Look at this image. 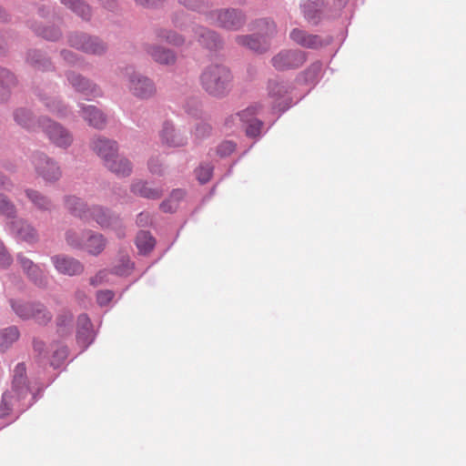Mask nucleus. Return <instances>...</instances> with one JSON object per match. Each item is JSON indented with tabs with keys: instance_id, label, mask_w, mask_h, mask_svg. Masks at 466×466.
<instances>
[{
	"instance_id": "obj_1",
	"label": "nucleus",
	"mask_w": 466,
	"mask_h": 466,
	"mask_svg": "<svg viewBox=\"0 0 466 466\" xmlns=\"http://www.w3.org/2000/svg\"><path fill=\"white\" fill-rule=\"evenodd\" d=\"M92 150L100 157L105 166L117 176H128L132 166L128 159L117 155V145L115 141L103 137H94L90 143Z\"/></svg>"
},
{
	"instance_id": "obj_2",
	"label": "nucleus",
	"mask_w": 466,
	"mask_h": 466,
	"mask_svg": "<svg viewBox=\"0 0 466 466\" xmlns=\"http://www.w3.org/2000/svg\"><path fill=\"white\" fill-rule=\"evenodd\" d=\"M68 211L84 221H96L102 228H109L118 224V218L101 206L87 207L80 198L71 196L66 199Z\"/></svg>"
},
{
	"instance_id": "obj_3",
	"label": "nucleus",
	"mask_w": 466,
	"mask_h": 466,
	"mask_svg": "<svg viewBox=\"0 0 466 466\" xmlns=\"http://www.w3.org/2000/svg\"><path fill=\"white\" fill-rule=\"evenodd\" d=\"M202 87L211 96L226 95L232 86V75L222 65H211L205 68L200 76Z\"/></svg>"
},
{
	"instance_id": "obj_4",
	"label": "nucleus",
	"mask_w": 466,
	"mask_h": 466,
	"mask_svg": "<svg viewBox=\"0 0 466 466\" xmlns=\"http://www.w3.org/2000/svg\"><path fill=\"white\" fill-rule=\"evenodd\" d=\"M200 32H196L195 26H189L184 29L183 35H178L176 32L161 30L159 32V37L165 39L171 45L181 46L184 44L186 38L188 42H191V37L194 35H198V41L208 48H214L218 46V37L214 32L199 27Z\"/></svg>"
},
{
	"instance_id": "obj_5",
	"label": "nucleus",
	"mask_w": 466,
	"mask_h": 466,
	"mask_svg": "<svg viewBox=\"0 0 466 466\" xmlns=\"http://www.w3.org/2000/svg\"><path fill=\"white\" fill-rule=\"evenodd\" d=\"M11 307L19 318L23 319H34L40 325H46L52 319V314L40 303L11 300Z\"/></svg>"
},
{
	"instance_id": "obj_6",
	"label": "nucleus",
	"mask_w": 466,
	"mask_h": 466,
	"mask_svg": "<svg viewBox=\"0 0 466 466\" xmlns=\"http://www.w3.org/2000/svg\"><path fill=\"white\" fill-rule=\"evenodd\" d=\"M39 125L49 140L56 147H67L72 144V134L60 124L53 122L48 118H43L40 120Z\"/></svg>"
},
{
	"instance_id": "obj_7",
	"label": "nucleus",
	"mask_w": 466,
	"mask_h": 466,
	"mask_svg": "<svg viewBox=\"0 0 466 466\" xmlns=\"http://www.w3.org/2000/svg\"><path fill=\"white\" fill-rule=\"evenodd\" d=\"M267 26L265 35L259 36L241 35L237 37V42L244 46L248 47L256 52H265L269 47L268 37L276 33V25L273 22H264Z\"/></svg>"
},
{
	"instance_id": "obj_8",
	"label": "nucleus",
	"mask_w": 466,
	"mask_h": 466,
	"mask_svg": "<svg viewBox=\"0 0 466 466\" xmlns=\"http://www.w3.org/2000/svg\"><path fill=\"white\" fill-rule=\"evenodd\" d=\"M209 19L216 25L237 30L244 24V16L236 10H219L210 13Z\"/></svg>"
},
{
	"instance_id": "obj_9",
	"label": "nucleus",
	"mask_w": 466,
	"mask_h": 466,
	"mask_svg": "<svg viewBox=\"0 0 466 466\" xmlns=\"http://www.w3.org/2000/svg\"><path fill=\"white\" fill-rule=\"evenodd\" d=\"M69 43L71 46L88 54L101 55L106 51V46L102 41L86 34L71 35Z\"/></svg>"
},
{
	"instance_id": "obj_10",
	"label": "nucleus",
	"mask_w": 466,
	"mask_h": 466,
	"mask_svg": "<svg viewBox=\"0 0 466 466\" xmlns=\"http://www.w3.org/2000/svg\"><path fill=\"white\" fill-rule=\"evenodd\" d=\"M128 88L135 96L141 99L149 98L156 93L154 83L147 76L136 72L129 76Z\"/></svg>"
},
{
	"instance_id": "obj_11",
	"label": "nucleus",
	"mask_w": 466,
	"mask_h": 466,
	"mask_svg": "<svg viewBox=\"0 0 466 466\" xmlns=\"http://www.w3.org/2000/svg\"><path fill=\"white\" fill-rule=\"evenodd\" d=\"M305 62V56L299 50H285L272 58V65L278 70L299 67Z\"/></svg>"
},
{
	"instance_id": "obj_12",
	"label": "nucleus",
	"mask_w": 466,
	"mask_h": 466,
	"mask_svg": "<svg viewBox=\"0 0 466 466\" xmlns=\"http://www.w3.org/2000/svg\"><path fill=\"white\" fill-rule=\"evenodd\" d=\"M33 163L38 175L47 181L57 180L61 176L60 167L46 155H35Z\"/></svg>"
},
{
	"instance_id": "obj_13",
	"label": "nucleus",
	"mask_w": 466,
	"mask_h": 466,
	"mask_svg": "<svg viewBox=\"0 0 466 466\" xmlns=\"http://www.w3.org/2000/svg\"><path fill=\"white\" fill-rule=\"evenodd\" d=\"M9 228L11 233L22 241L32 244L38 240L36 229L24 219L19 218L11 221Z\"/></svg>"
},
{
	"instance_id": "obj_14",
	"label": "nucleus",
	"mask_w": 466,
	"mask_h": 466,
	"mask_svg": "<svg viewBox=\"0 0 466 466\" xmlns=\"http://www.w3.org/2000/svg\"><path fill=\"white\" fill-rule=\"evenodd\" d=\"M159 137L163 145L170 147H179L187 144V137L181 133L180 130L169 123L165 122L162 129L159 132Z\"/></svg>"
},
{
	"instance_id": "obj_15",
	"label": "nucleus",
	"mask_w": 466,
	"mask_h": 466,
	"mask_svg": "<svg viewBox=\"0 0 466 466\" xmlns=\"http://www.w3.org/2000/svg\"><path fill=\"white\" fill-rule=\"evenodd\" d=\"M289 36L296 44L306 48H319L326 44L320 36L308 34L306 31L299 28L293 29Z\"/></svg>"
},
{
	"instance_id": "obj_16",
	"label": "nucleus",
	"mask_w": 466,
	"mask_h": 466,
	"mask_svg": "<svg viewBox=\"0 0 466 466\" xmlns=\"http://www.w3.org/2000/svg\"><path fill=\"white\" fill-rule=\"evenodd\" d=\"M52 261L57 271L62 274L73 276L80 274L83 271L82 264L73 258L58 255L53 257Z\"/></svg>"
},
{
	"instance_id": "obj_17",
	"label": "nucleus",
	"mask_w": 466,
	"mask_h": 466,
	"mask_svg": "<svg viewBox=\"0 0 466 466\" xmlns=\"http://www.w3.org/2000/svg\"><path fill=\"white\" fill-rule=\"evenodd\" d=\"M68 82L78 92L84 93L86 96H96L100 95V90L96 86L92 85L87 79L82 77L75 72H68L66 75Z\"/></svg>"
},
{
	"instance_id": "obj_18",
	"label": "nucleus",
	"mask_w": 466,
	"mask_h": 466,
	"mask_svg": "<svg viewBox=\"0 0 466 466\" xmlns=\"http://www.w3.org/2000/svg\"><path fill=\"white\" fill-rule=\"evenodd\" d=\"M258 105H252L240 113L228 117L225 121V125L228 127H242L244 124L250 122V119H256L255 115L258 113Z\"/></svg>"
},
{
	"instance_id": "obj_19",
	"label": "nucleus",
	"mask_w": 466,
	"mask_h": 466,
	"mask_svg": "<svg viewBox=\"0 0 466 466\" xmlns=\"http://www.w3.org/2000/svg\"><path fill=\"white\" fill-rule=\"evenodd\" d=\"M82 116L89 126L96 128H103L106 125V116L94 106L81 107Z\"/></svg>"
},
{
	"instance_id": "obj_20",
	"label": "nucleus",
	"mask_w": 466,
	"mask_h": 466,
	"mask_svg": "<svg viewBox=\"0 0 466 466\" xmlns=\"http://www.w3.org/2000/svg\"><path fill=\"white\" fill-rule=\"evenodd\" d=\"M25 372L26 369L23 363L17 364L14 370L13 390L18 397H24L29 390Z\"/></svg>"
},
{
	"instance_id": "obj_21",
	"label": "nucleus",
	"mask_w": 466,
	"mask_h": 466,
	"mask_svg": "<svg viewBox=\"0 0 466 466\" xmlns=\"http://www.w3.org/2000/svg\"><path fill=\"white\" fill-rule=\"evenodd\" d=\"M147 53L159 64L170 65L176 60V56L172 51L158 46L149 47Z\"/></svg>"
},
{
	"instance_id": "obj_22",
	"label": "nucleus",
	"mask_w": 466,
	"mask_h": 466,
	"mask_svg": "<svg viewBox=\"0 0 466 466\" xmlns=\"http://www.w3.org/2000/svg\"><path fill=\"white\" fill-rule=\"evenodd\" d=\"M77 339L85 344H89L92 339L91 322L86 314H82L77 319Z\"/></svg>"
},
{
	"instance_id": "obj_23",
	"label": "nucleus",
	"mask_w": 466,
	"mask_h": 466,
	"mask_svg": "<svg viewBox=\"0 0 466 466\" xmlns=\"http://www.w3.org/2000/svg\"><path fill=\"white\" fill-rule=\"evenodd\" d=\"M132 192L147 198L157 199L161 198L162 191L149 187L145 182L139 181L132 185Z\"/></svg>"
},
{
	"instance_id": "obj_24",
	"label": "nucleus",
	"mask_w": 466,
	"mask_h": 466,
	"mask_svg": "<svg viewBox=\"0 0 466 466\" xmlns=\"http://www.w3.org/2000/svg\"><path fill=\"white\" fill-rule=\"evenodd\" d=\"M106 247V240L103 236L100 234H92L86 239V242L84 243L83 248L87 250L90 254L97 255Z\"/></svg>"
},
{
	"instance_id": "obj_25",
	"label": "nucleus",
	"mask_w": 466,
	"mask_h": 466,
	"mask_svg": "<svg viewBox=\"0 0 466 466\" xmlns=\"http://www.w3.org/2000/svg\"><path fill=\"white\" fill-rule=\"evenodd\" d=\"M136 244L141 253H147L155 246V239L147 231H140L136 238Z\"/></svg>"
},
{
	"instance_id": "obj_26",
	"label": "nucleus",
	"mask_w": 466,
	"mask_h": 466,
	"mask_svg": "<svg viewBox=\"0 0 466 466\" xmlns=\"http://www.w3.org/2000/svg\"><path fill=\"white\" fill-rule=\"evenodd\" d=\"M18 337L19 331L15 327L4 329L0 334V350H5Z\"/></svg>"
},
{
	"instance_id": "obj_27",
	"label": "nucleus",
	"mask_w": 466,
	"mask_h": 466,
	"mask_svg": "<svg viewBox=\"0 0 466 466\" xmlns=\"http://www.w3.org/2000/svg\"><path fill=\"white\" fill-rule=\"evenodd\" d=\"M61 2L71 8L76 14L84 19H88L90 16V8L81 0H61Z\"/></svg>"
},
{
	"instance_id": "obj_28",
	"label": "nucleus",
	"mask_w": 466,
	"mask_h": 466,
	"mask_svg": "<svg viewBox=\"0 0 466 466\" xmlns=\"http://www.w3.org/2000/svg\"><path fill=\"white\" fill-rule=\"evenodd\" d=\"M15 120L18 125L28 130H35V123L27 110L22 108L17 109L15 112Z\"/></svg>"
},
{
	"instance_id": "obj_29",
	"label": "nucleus",
	"mask_w": 466,
	"mask_h": 466,
	"mask_svg": "<svg viewBox=\"0 0 466 466\" xmlns=\"http://www.w3.org/2000/svg\"><path fill=\"white\" fill-rule=\"evenodd\" d=\"M25 194L37 208L42 210H48L51 208L52 203L50 200L39 194L37 191L27 189Z\"/></svg>"
},
{
	"instance_id": "obj_30",
	"label": "nucleus",
	"mask_w": 466,
	"mask_h": 466,
	"mask_svg": "<svg viewBox=\"0 0 466 466\" xmlns=\"http://www.w3.org/2000/svg\"><path fill=\"white\" fill-rule=\"evenodd\" d=\"M44 103L48 110L57 116H66V106H63L62 103L55 97H46L44 98Z\"/></svg>"
},
{
	"instance_id": "obj_31",
	"label": "nucleus",
	"mask_w": 466,
	"mask_h": 466,
	"mask_svg": "<svg viewBox=\"0 0 466 466\" xmlns=\"http://www.w3.org/2000/svg\"><path fill=\"white\" fill-rule=\"evenodd\" d=\"M0 214L6 218H15L16 208L14 203L4 194L0 193Z\"/></svg>"
},
{
	"instance_id": "obj_32",
	"label": "nucleus",
	"mask_w": 466,
	"mask_h": 466,
	"mask_svg": "<svg viewBox=\"0 0 466 466\" xmlns=\"http://www.w3.org/2000/svg\"><path fill=\"white\" fill-rule=\"evenodd\" d=\"M18 262L20 263L23 269L27 272L29 270H35L40 276L39 284L44 283V274L43 271L39 268V267L29 258H25L23 255H18L17 257Z\"/></svg>"
},
{
	"instance_id": "obj_33",
	"label": "nucleus",
	"mask_w": 466,
	"mask_h": 466,
	"mask_svg": "<svg viewBox=\"0 0 466 466\" xmlns=\"http://www.w3.org/2000/svg\"><path fill=\"white\" fill-rule=\"evenodd\" d=\"M287 93V87L277 81H269L268 83V94L273 98L282 97Z\"/></svg>"
},
{
	"instance_id": "obj_34",
	"label": "nucleus",
	"mask_w": 466,
	"mask_h": 466,
	"mask_svg": "<svg viewBox=\"0 0 466 466\" xmlns=\"http://www.w3.org/2000/svg\"><path fill=\"white\" fill-rule=\"evenodd\" d=\"M247 125L246 133L248 137H258L260 134L263 123L258 119H250V122L244 124Z\"/></svg>"
},
{
	"instance_id": "obj_35",
	"label": "nucleus",
	"mask_w": 466,
	"mask_h": 466,
	"mask_svg": "<svg viewBox=\"0 0 466 466\" xmlns=\"http://www.w3.org/2000/svg\"><path fill=\"white\" fill-rule=\"evenodd\" d=\"M196 175L198 181L201 184H205L209 181L212 176V167L210 166H200L196 170Z\"/></svg>"
},
{
	"instance_id": "obj_36",
	"label": "nucleus",
	"mask_w": 466,
	"mask_h": 466,
	"mask_svg": "<svg viewBox=\"0 0 466 466\" xmlns=\"http://www.w3.org/2000/svg\"><path fill=\"white\" fill-rule=\"evenodd\" d=\"M11 400L12 396L9 392L3 395L2 402L0 404V418H5L11 411Z\"/></svg>"
},
{
	"instance_id": "obj_37",
	"label": "nucleus",
	"mask_w": 466,
	"mask_h": 466,
	"mask_svg": "<svg viewBox=\"0 0 466 466\" xmlns=\"http://www.w3.org/2000/svg\"><path fill=\"white\" fill-rule=\"evenodd\" d=\"M13 258L4 243L0 241V268H5L11 265Z\"/></svg>"
},
{
	"instance_id": "obj_38",
	"label": "nucleus",
	"mask_w": 466,
	"mask_h": 466,
	"mask_svg": "<svg viewBox=\"0 0 466 466\" xmlns=\"http://www.w3.org/2000/svg\"><path fill=\"white\" fill-rule=\"evenodd\" d=\"M66 242L74 248H83V238L75 231H67L66 235Z\"/></svg>"
},
{
	"instance_id": "obj_39",
	"label": "nucleus",
	"mask_w": 466,
	"mask_h": 466,
	"mask_svg": "<svg viewBox=\"0 0 466 466\" xmlns=\"http://www.w3.org/2000/svg\"><path fill=\"white\" fill-rule=\"evenodd\" d=\"M235 147L236 146L233 142L224 141L218 147L217 152L221 157H227L235 150Z\"/></svg>"
},
{
	"instance_id": "obj_40",
	"label": "nucleus",
	"mask_w": 466,
	"mask_h": 466,
	"mask_svg": "<svg viewBox=\"0 0 466 466\" xmlns=\"http://www.w3.org/2000/svg\"><path fill=\"white\" fill-rule=\"evenodd\" d=\"M114 298L111 290H100L96 294V300L100 306L107 305Z\"/></svg>"
},
{
	"instance_id": "obj_41",
	"label": "nucleus",
	"mask_w": 466,
	"mask_h": 466,
	"mask_svg": "<svg viewBox=\"0 0 466 466\" xmlns=\"http://www.w3.org/2000/svg\"><path fill=\"white\" fill-rule=\"evenodd\" d=\"M211 132V127L205 122L199 123L195 129V136L197 138L201 139L208 137Z\"/></svg>"
},
{
	"instance_id": "obj_42",
	"label": "nucleus",
	"mask_w": 466,
	"mask_h": 466,
	"mask_svg": "<svg viewBox=\"0 0 466 466\" xmlns=\"http://www.w3.org/2000/svg\"><path fill=\"white\" fill-rule=\"evenodd\" d=\"M0 83L10 86L15 83V77L8 70L0 68Z\"/></svg>"
},
{
	"instance_id": "obj_43",
	"label": "nucleus",
	"mask_w": 466,
	"mask_h": 466,
	"mask_svg": "<svg viewBox=\"0 0 466 466\" xmlns=\"http://www.w3.org/2000/svg\"><path fill=\"white\" fill-rule=\"evenodd\" d=\"M179 3L185 5L186 7L193 10L199 9L203 5L202 0H179Z\"/></svg>"
},
{
	"instance_id": "obj_44",
	"label": "nucleus",
	"mask_w": 466,
	"mask_h": 466,
	"mask_svg": "<svg viewBox=\"0 0 466 466\" xmlns=\"http://www.w3.org/2000/svg\"><path fill=\"white\" fill-rule=\"evenodd\" d=\"M151 222V217L147 212H141L137 218V224L140 227H145Z\"/></svg>"
},
{
	"instance_id": "obj_45",
	"label": "nucleus",
	"mask_w": 466,
	"mask_h": 466,
	"mask_svg": "<svg viewBox=\"0 0 466 466\" xmlns=\"http://www.w3.org/2000/svg\"><path fill=\"white\" fill-rule=\"evenodd\" d=\"M12 187L11 180L0 172V189L10 190Z\"/></svg>"
},
{
	"instance_id": "obj_46",
	"label": "nucleus",
	"mask_w": 466,
	"mask_h": 466,
	"mask_svg": "<svg viewBox=\"0 0 466 466\" xmlns=\"http://www.w3.org/2000/svg\"><path fill=\"white\" fill-rule=\"evenodd\" d=\"M137 5L144 7L157 6L162 3V0H135Z\"/></svg>"
},
{
	"instance_id": "obj_47",
	"label": "nucleus",
	"mask_w": 466,
	"mask_h": 466,
	"mask_svg": "<svg viewBox=\"0 0 466 466\" xmlns=\"http://www.w3.org/2000/svg\"><path fill=\"white\" fill-rule=\"evenodd\" d=\"M173 202L171 201V199H168L165 202H163L160 206L161 209L164 211V212H172L176 209L177 206L176 205H172Z\"/></svg>"
},
{
	"instance_id": "obj_48",
	"label": "nucleus",
	"mask_w": 466,
	"mask_h": 466,
	"mask_svg": "<svg viewBox=\"0 0 466 466\" xmlns=\"http://www.w3.org/2000/svg\"><path fill=\"white\" fill-rule=\"evenodd\" d=\"M26 274L28 275V277L38 286H43L46 284V278L44 277V283L43 284H39V279H40V276L37 274L36 271L35 270H29L26 272Z\"/></svg>"
},
{
	"instance_id": "obj_49",
	"label": "nucleus",
	"mask_w": 466,
	"mask_h": 466,
	"mask_svg": "<svg viewBox=\"0 0 466 466\" xmlns=\"http://www.w3.org/2000/svg\"><path fill=\"white\" fill-rule=\"evenodd\" d=\"M26 274L28 275V277L38 286H43L46 284V278L44 277V283L43 284H39V279H40V276L37 274L36 271L35 270H29L26 272Z\"/></svg>"
},
{
	"instance_id": "obj_50",
	"label": "nucleus",
	"mask_w": 466,
	"mask_h": 466,
	"mask_svg": "<svg viewBox=\"0 0 466 466\" xmlns=\"http://www.w3.org/2000/svg\"><path fill=\"white\" fill-rule=\"evenodd\" d=\"M62 56H63L64 59L66 61H67L68 63H71V64L76 63V56L71 51L65 50L62 52Z\"/></svg>"
},
{
	"instance_id": "obj_51",
	"label": "nucleus",
	"mask_w": 466,
	"mask_h": 466,
	"mask_svg": "<svg viewBox=\"0 0 466 466\" xmlns=\"http://www.w3.org/2000/svg\"><path fill=\"white\" fill-rule=\"evenodd\" d=\"M148 167H149L150 172L153 174H160L161 173L160 165L155 164L154 159H151L149 161Z\"/></svg>"
},
{
	"instance_id": "obj_52",
	"label": "nucleus",
	"mask_w": 466,
	"mask_h": 466,
	"mask_svg": "<svg viewBox=\"0 0 466 466\" xmlns=\"http://www.w3.org/2000/svg\"><path fill=\"white\" fill-rule=\"evenodd\" d=\"M311 4H304L303 5V12H304V15L305 17L308 19V20H311L315 17V15H311L310 14V7H311Z\"/></svg>"
},
{
	"instance_id": "obj_53",
	"label": "nucleus",
	"mask_w": 466,
	"mask_h": 466,
	"mask_svg": "<svg viewBox=\"0 0 466 466\" xmlns=\"http://www.w3.org/2000/svg\"><path fill=\"white\" fill-rule=\"evenodd\" d=\"M57 356L60 360H65L67 356V350L65 347L59 348L56 352L54 357Z\"/></svg>"
},
{
	"instance_id": "obj_54",
	"label": "nucleus",
	"mask_w": 466,
	"mask_h": 466,
	"mask_svg": "<svg viewBox=\"0 0 466 466\" xmlns=\"http://www.w3.org/2000/svg\"><path fill=\"white\" fill-rule=\"evenodd\" d=\"M183 196H184V192L180 189H177L172 192L169 199H171L172 202L177 201Z\"/></svg>"
},
{
	"instance_id": "obj_55",
	"label": "nucleus",
	"mask_w": 466,
	"mask_h": 466,
	"mask_svg": "<svg viewBox=\"0 0 466 466\" xmlns=\"http://www.w3.org/2000/svg\"><path fill=\"white\" fill-rule=\"evenodd\" d=\"M43 35H44V37H46L47 39L56 40V39H57L59 37L60 33L58 31H56V30L51 32L50 34L48 32L45 31L43 33Z\"/></svg>"
},
{
	"instance_id": "obj_56",
	"label": "nucleus",
	"mask_w": 466,
	"mask_h": 466,
	"mask_svg": "<svg viewBox=\"0 0 466 466\" xmlns=\"http://www.w3.org/2000/svg\"><path fill=\"white\" fill-rule=\"evenodd\" d=\"M45 348L44 342L40 340H35L34 341V350L35 351L38 352L39 354H42Z\"/></svg>"
},
{
	"instance_id": "obj_57",
	"label": "nucleus",
	"mask_w": 466,
	"mask_h": 466,
	"mask_svg": "<svg viewBox=\"0 0 466 466\" xmlns=\"http://www.w3.org/2000/svg\"><path fill=\"white\" fill-rule=\"evenodd\" d=\"M101 147L106 153H109L108 147L106 146H102Z\"/></svg>"
},
{
	"instance_id": "obj_58",
	"label": "nucleus",
	"mask_w": 466,
	"mask_h": 466,
	"mask_svg": "<svg viewBox=\"0 0 466 466\" xmlns=\"http://www.w3.org/2000/svg\"><path fill=\"white\" fill-rule=\"evenodd\" d=\"M97 277H98V276H96V278H97ZM96 279H91V283H92V284H96Z\"/></svg>"
},
{
	"instance_id": "obj_59",
	"label": "nucleus",
	"mask_w": 466,
	"mask_h": 466,
	"mask_svg": "<svg viewBox=\"0 0 466 466\" xmlns=\"http://www.w3.org/2000/svg\"><path fill=\"white\" fill-rule=\"evenodd\" d=\"M101 2H102L103 4H106V0H101Z\"/></svg>"
},
{
	"instance_id": "obj_60",
	"label": "nucleus",
	"mask_w": 466,
	"mask_h": 466,
	"mask_svg": "<svg viewBox=\"0 0 466 466\" xmlns=\"http://www.w3.org/2000/svg\"><path fill=\"white\" fill-rule=\"evenodd\" d=\"M0 85L5 86V84H2V83H0ZM5 86H7L5 85Z\"/></svg>"
}]
</instances>
